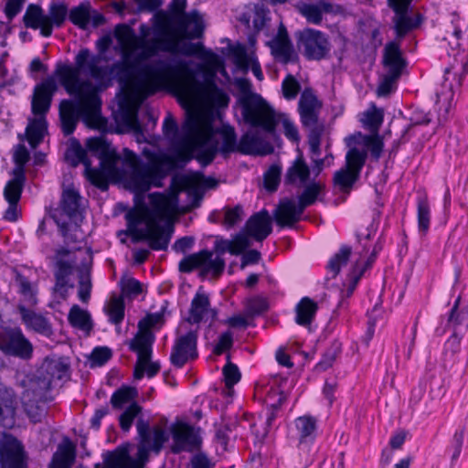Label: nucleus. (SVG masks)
Returning a JSON list of instances; mask_svg holds the SVG:
<instances>
[{"label": "nucleus", "mask_w": 468, "mask_h": 468, "mask_svg": "<svg viewBox=\"0 0 468 468\" xmlns=\"http://www.w3.org/2000/svg\"><path fill=\"white\" fill-rule=\"evenodd\" d=\"M244 231L257 241H263L272 231V219L265 208L254 213L247 220Z\"/></svg>", "instance_id": "aec40b11"}, {"label": "nucleus", "mask_w": 468, "mask_h": 468, "mask_svg": "<svg viewBox=\"0 0 468 468\" xmlns=\"http://www.w3.org/2000/svg\"><path fill=\"white\" fill-rule=\"evenodd\" d=\"M243 304L244 313L248 317L260 316L270 308L268 298L261 295L249 297L244 301Z\"/></svg>", "instance_id": "09e8293b"}, {"label": "nucleus", "mask_w": 468, "mask_h": 468, "mask_svg": "<svg viewBox=\"0 0 468 468\" xmlns=\"http://www.w3.org/2000/svg\"><path fill=\"white\" fill-rule=\"evenodd\" d=\"M367 157V154L366 151L359 150L356 147H352L346 154V164L344 167L360 176L366 164Z\"/></svg>", "instance_id": "603ef678"}, {"label": "nucleus", "mask_w": 468, "mask_h": 468, "mask_svg": "<svg viewBox=\"0 0 468 468\" xmlns=\"http://www.w3.org/2000/svg\"><path fill=\"white\" fill-rule=\"evenodd\" d=\"M295 433L291 435L298 441V444L313 445L316 437L317 420L310 415L296 418L293 421Z\"/></svg>", "instance_id": "b1692460"}, {"label": "nucleus", "mask_w": 468, "mask_h": 468, "mask_svg": "<svg viewBox=\"0 0 468 468\" xmlns=\"http://www.w3.org/2000/svg\"><path fill=\"white\" fill-rule=\"evenodd\" d=\"M461 297L459 296L452 307L448 318V324L458 332L462 327L468 329V307L459 310Z\"/></svg>", "instance_id": "3c124183"}, {"label": "nucleus", "mask_w": 468, "mask_h": 468, "mask_svg": "<svg viewBox=\"0 0 468 468\" xmlns=\"http://www.w3.org/2000/svg\"><path fill=\"white\" fill-rule=\"evenodd\" d=\"M324 188V186L317 181H312L307 184L301 195L298 197L300 210L303 209L304 211L306 207L314 205Z\"/></svg>", "instance_id": "49530a36"}, {"label": "nucleus", "mask_w": 468, "mask_h": 468, "mask_svg": "<svg viewBox=\"0 0 468 468\" xmlns=\"http://www.w3.org/2000/svg\"><path fill=\"white\" fill-rule=\"evenodd\" d=\"M139 74L151 81L152 93L171 86L186 98L202 93L218 106H227L229 101L227 93L218 87L213 75L201 82L195 78L188 64L182 59H155L144 66Z\"/></svg>", "instance_id": "7ed1b4c3"}, {"label": "nucleus", "mask_w": 468, "mask_h": 468, "mask_svg": "<svg viewBox=\"0 0 468 468\" xmlns=\"http://www.w3.org/2000/svg\"><path fill=\"white\" fill-rule=\"evenodd\" d=\"M206 134H207V127L202 130L200 117L196 113L188 112L182 124V135L176 142L178 150L176 157L185 161L190 160V154L196 150L197 142Z\"/></svg>", "instance_id": "9d476101"}, {"label": "nucleus", "mask_w": 468, "mask_h": 468, "mask_svg": "<svg viewBox=\"0 0 468 468\" xmlns=\"http://www.w3.org/2000/svg\"><path fill=\"white\" fill-rule=\"evenodd\" d=\"M102 468H140L126 448L118 447L104 454Z\"/></svg>", "instance_id": "c756f323"}, {"label": "nucleus", "mask_w": 468, "mask_h": 468, "mask_svg": "<svg viewBox=\"0 0 468 468\" xmlns=\"http://www.w3.org/2000/svg\"><path fill=\"white\" fill-rule=\"evenodd\" d=\"M42 368L47 373V376H43L42 379L41 378H38V382L45 391L50 389L51 384L54 380L62 379L69 371V366L60 359L46 360Z\"/></svg>", "instance_id": "cd10ccee"}, {"label": "nucleus", "mask_w": 468, "mask_h": 468, "mask_svg": "<svg viewBox=\"0 0 468 468\" xmlns=\"http://www.w3.org/2000/svg\"><path fill=\"white\" fill-rule=\"evenodd\" d=\"M282 167L278 165H272L264 173L263 183L264 187L269 192H274L277 190L281 182Z\"/></svg>", "instance_id": "338daca9"}, {"label": "nucleus", "mask_w": 468, "mask_h": 468, "mask_svg": "<svg viewBox=\"0 0 468 468\" xmlns=\"http://www.w3.org/2000/svg\"><path fill=\"white\" fill-rule=\"evenodd\" d=\"M197 333L189 331L178 336L172 347L170 362L177 368L183 367L187 361L194 360L198 356L197 353Z\"/></svg>", "instance_id": "2eb2a0df"}, {"label": "nucleus", "mask_w": 468, "mask_h": 468, "mask_svg": "<svg viewBox=\"0 0 468 468\" xmlns=\"http://www.w3.org/2000/svg\"><path fill=\"white\" fill-rule=\"evenodd\" d=\"M342 352V344L340 341L335 339L331 342L330 346L324 352L321 360L315 365L314 369L318 372H323L330 368L336 357Z\"/></svg>", "instance_id": "8fccbe9b"}, {"label": "nucleus", "mask_w": 468, "mask_h": 468, "mask_svg": "<svg viewBox=\"0 0 468 468\" xmlns=\"http://www.w3.org/2000/svg\"><path fill=\"white\" fill-rule=\"evenodd\" d=\"M125 304L122 297H113L109 304L107 314L110 323L120 325L124 318Z\"/></svg>", "instance_id": "680f3d73"}, {"label": "nucleus", "mask_w": 468, "mask_h": 468, "mask_svg": "<svg viewBox=\"0 0 468 468\" xmlns=\"http://www.w3.org/2000/svg\"><path fill=\"white\" fill-rule=\"evenodd\" d=\"M138 395L137 389L130 386H122L116 389L111 397V404L120 410L124 404L133 400Z\"/></svg>", "instance_id": "6e6d98bb"}, {"label": "nucleus", "mask_w": 468, "mask_h": 468, "mask_svg": "<svg viewBox=\"0 0 468 468\" xmlns=\"http://www.w3.org/2000/svg\"><path fill=\"white\" fill-rule=\"evenodd\" d=\"M170 16L166 10L155 12L151 18V26L141 24L139 33L141 38L138 39L137 46L142 48V52L133 60H124L121 64H130L131 67L124 71L123 83L128 82L133 73L137 72L142 80L140 87L145 88L148 94L152 93L151 81L139 74L144 65L138 68L142 59L151 58L159 52L170 54H182L185 56L202 55L205 48L202 43L182 42L176 38V34L180 33L186 27L183 20L179 27L169 28ZM146 64H144L145 66Z\"/></svg>", "instance_id": "f03ea898"}, {"label": "nucleus", "mask_w": 468, "mask_h": 468, "mask_svg": "<svg viewBox=\"0 0 468 468\" xmlns=\"http://www.w3.org/2000/svg\"><path fill=\"white\" fill-rule=\"evenodd\" d=\"M356 267H357V264L356 266H353V269L348 275V283L346 285V288L342 289L340 291V294H339L340 299H339V302L336 306V308L339 310H346L348 308L349 303H348L347 300H348V298H350L353 295L354 291L356 290L359 280L361 279L362 275L364 274V270H360L357 272ZM344 286H346V284H344Z\"/></svg>", "instance_id": "a19ab883"}, {"label": "nucleus", "mask_w": 468, "mask_h": 468, "mask_svg": "<svg viewBox=\"0 0 468 468\" xmlns=\"http://www.w3.org/2000/svg\"><path fill=\"white\" fill-rule=\"evenodd\" d=\"M66 159L73 167L82 164L85 168L86 164L91 163L90 159L88 157L87 151L82 148L80 142L76 139L72 141L70 148L68 149Z\"/></svg>", "instance_id": "4d7b16f0"}, {"label": "nucleus", "mask_w": 468, "mask_h": 468, "mask_svg": "<svg viewBox=\"0 0 468 468\" xmlns=\"http://www.w3.org/2000/svg\"><path fill=\"white\" fill-rule=\"evenodd\" d=\"M222 143L218 146L219 153L227 157L231 153H239V140L237 141V134L232 126H225L220 131Z\"/></svg>", "instance_id": "a18cd8bd"}, {"label": "nucleus", "mask_w": 468, "mask_h": 468, "mask_svg": "<svg viewBox=\"0 0 468 468\" xmlns=\"http://www.w3.org/2000/svg\"><path fill=\"white\" fill-rule=\"evenodd\" d=\"M142 407L137 402H132L119 417L120 427L122 431H130L134 419L141 413Z\"/></svg>", "instance_id": "e2e57ef3"}, {"label": "nucleus", "mask_w": 468, "mask_h": 468, "mask_svg": "<svg viewBox=\"0 0 468 468\" xmlns=\"http://www.w3.org/2000/svg\"><path fill=\"white\" fill-rule=\"evenodd\" d=\"M101 55L91 54L89 48H82L75 57V66L65 63L56 65L54 74L65 90L77 101L62 100L58 114L61 130L65 136L71 135L76 130L80 118L87 124L95 122L101 113V87L112 85L117 79L123 83L124 71L130 64L113 63L101 66Z\"/></svg>", "instance_id": "f257e3e1"}, {"label": "nucleus", "mask_w": 468, "mask_h": 468, "mask_svg": "<svg viewBox=\"0 0 468 468\" xmlns=\"http://www.w3.org/2000/svg\"><path fill=\"white\" fill-rule=\"evenodd\" d=\"M198 431L199 429H196L186 422H179L172 426L173 444L171 452L178 454L182 452H190L198 449L202 442Z\"/></svg>", "instance_id": "4468645a"}, {"label": "nucleus", "mask_w": 468, "mask_h": 468, "mask_svg": "<svg viewBox=\"0 0 468 468\" xmlns=\"http://www.w3.org/2000/svg\"><path fill=\"white\" fill-rule=\"evenodd\" d=\"M75 448L65 447L58 455H55L49 468H71L75 462Z\"/></svg>", "instance_id": "0e129e2a"}, {"label": "nucleus", "mask_w": 468, "mask_h": 468, "mask_svg": "<svg viewBox=\"0 0 468 468\" xmlns=\"http://www.w3.org/2000/svg\"><path fill=\"white\" fill-rule=\"evenodd\" d=\"M196 149L198 150L197 159L204 165L211 164L219 153L218 143L213 138L211 124H207V134L197 142Z\"/></svg>", "instance_id": "bb28decb"}, {"label": "nucleus", "mask_w": 468, "mask_h": 468, "mask_svg": "<svg viewBox=\"0 0 468 468\" xmlns=\"http://www.w3.org/2000/svg\"><path fill=\"white\" fill-rule=\"evenodd\" d=\"M217 310L210 308L208 295L205 292H197L191 301L186 321L191 324H198L206 318H209L213 322L217 319Z\"/></svg>", "instance_id": "6ab92c4d"}, {"label": "nucleus", "mask_w": 468, "mask_h": 468, "mask_svg": "<svg viewBox=\"0 0 468 468\" xmlns=\"http://www.w3.org/2000/svg\"><path fill=\"white\" fill-rule=\"evenodd\" d=\"M0 350L6 356L28 360L33 345L19 327H5L0 332Z\"/></svg>", "instance_id": "f8f14e48"}, {"label": "nucleus", "mask_w": 468, "mask_h": 468, "mask_svg": "<svg viewBox=\"0 0 468 468\" xmlns=\"http://www.w3.org/2000/svg\"><path fill=\"white\" fill-rule=\"evenodd\" d=\"M272 396H278V399L276 401L271 403L266 408L265 426H267L269 429L273 425V422L278 416V412L287 399L286 394L280 390H273L271 394L268 395V398L271 399Z\"/></svg>", "instance_id": "13d9d810"}, {"label": "nucleus", "mask_w": 468, "mask_h": 468, "mask_svg": "<svg viewBox=\"0 0 468 468\" xmlns=\"http://www.w3.org/2000/svg\"><path fill=\"white\" fill-rule=\"evenodd\" d=\"M168 303L165 302L156 313L146 314L138 322V328L144 331H152L155 326L161 327L165 324V314L167 313Z\"/></svg>", "instance_id": "5fc2aeb1"}, {"label": "nucleus", "mask_w": 468, "mask_h": 468, "mask_svg": "<svg viewBox=\"0 0 468 468\" xmlns=\"http://www.w3.org/2000/svg\"><path fill=\"white\" fill-rule=\"evenodd\" d=\"M417 219L418 230L425 236L429 232L431 225V206L426 194L420 195L417 197Z\"/></svg>", "instance_id": "c9c22d12"}, {"label": "nucleus", "mask_w": 468, "mask_h": 468, "mask_svg": "<svg viewBox=\"0 0 468 468\" xmlns=\"http://www.w3.org/2000/svg\"><path fill=\"white\" fill-rule=\"evenodd\" d=\"M361 121L372 133H377L384 121L383 110L374 105L372 110L364 112V118Z\"/></svg>", "instance_id": "052dcab7"}, {"label": "nucleus", "mask_w": 468, "mask_h": 468, "mask_svg": "<svg viewBox=\"0 0 468 468\" xmlns=\"http://www.w3.org/2000/svg\"><path fill=\"white\" fill-rule=\"evenodd\" d=\"M272 152V144L257 132H247L239 138V154L246 155H267Z\"/></svg>", "instance_id": "4be33fe9"}, {"label": "nucleus", "mask_w": 468, "mask_h": 468, "mask_svg": "<svg viewBox=\"0 0 468 468\" xmlns=\"http://www.w3.org/2000/svg\"><path fill=\"white\" fill-rule=\"evenodd\" d=\"M451 16V23L446 26L445 35L441 39L447 41L451 48L454 50L461 48L460 40L463 33L464 21L455 13Z\"/></svg>", "instance_id": "72a5a7b5"}, {"label": "nucleus", "mask_w": 468, "mask_h": 468, "mask_svg": "<svg viewBox=\"0 0 468 468\" xmlns=\"http://www.w3.org/2000/svg\"><path fill=\"white\" fill-rule=\"evenodd\" d=\"M35 116L34 119L29 121L26 129L27 142L32 147H37L43 141L48 131L46 115Z\"/></svg>", "instance_id": "473e14b6"}, {"label": "nucleus", "mask_w": 468, "mask_h": 468, "mask_svg": "<svg viewBox=\"0 0 468 468\" xmlns=\"http://www.w3.org/2000/svg\"><path fill=\"white\" fill-rule=\"evenodd\" d=\"M152 208L148 211L149 219L156 220L164 216L167 209V197L158 192L152 193L149 196Z\"/></svg>", "instance_id": "bf43d9fd"}, {"label": "nucleus", "mask_w": 468, "mask_h": 468, "mask_svg": "<svg viewBox=\"0 0 468 468\" xmlns=\"http://www.w3.org/2000/svg\"><path fill=\"white\" fill-rule=\"evenodd\" d=\"M88 152L98 159L111 154L115 148L104 137H91L86 143Z\"/></svg>", "instance_id": "864d4df0"}, {"label": "nucleus", "mask_w": 468, "mask_h": 468, "mask_svg": "<svg viewBox=\"0 0 468 468\" xmlns=\"http://www.w3.org/2000/svg\"><path fill=\"white\" fill-rule=\"evenodd\" d=\"M225 386L228 388H231L235 384H237L241 378V374L239 372V367L230 362V355H227V364L223 367L222 369Z\"/></svg>", "instance_id": "774afa93"}, {"label": "nucleus", "mask_w": 468, "mask_h": 468, "mask_svg": "<svg viewBox=\"0 0 468 468\" xmlns=\"http://www.w3.org/2000/svg\"><path fill=\"white\" fill-rule=\"evenodd\" d=\"M235 86L240 92L239 103L244 121L252 127L261 128L266 133L276 136V128L282 123L286 138L292 143L300 141L295 124L285 114L276 113L274 109L258 93L252 91V84L247 78H237Z\"/></svg>", "instance_id": "20e7f679"}, {"label": "nucleus", "mask_w": 468, "mask_h": 468, "mask_svg": "<svg viewBox=\"0 0 468 468\" xmlns=\"http://www.w3.org/2000/svg\"><path fill=\"white\" fill-rule=\"evenodd\" d=\"M412 1L387 0L388 6L393 11L390 28L394 33V39L387 42L383 49L382 63L388 71L402 74L407 61L403 57L401 42L425 21L423 14L413 11Z\"/></svg>", "instance_id": "39448f33"}, {"label": "nucleus", "mask_w": 468, "mask_h": 468, "mask_svg": "<svg viewBox=\"0 0 468 468\" xmlns=\"http://www.w3.org/2000/svg\"><path fill=\"white\" fill-rule=\"evenodd\" d=\"M68 16V6L62 2H52L46 14V27L42 28V36L48 37L52 35L53 27H61Z\"/></svg>", "instance_id": "a878e982"}, {"label": "nucleus", "mask_w": 468, "mask_h": 468, "mask_svg": "<svg viewBox=\"0 0 468 468\" xmlns=\"http://www.w3.org/2000/svg\"><path fill=\"white\" fill-rule=\"evenodd\" d=\"M68 320L70 325L90 334L93 328V323L90 313L81 309L78 304H74L68 314Z\"/></svg>", "instance_id": "f704fd0d"}, {"label": "nucleus", "mask_w": 468, "mask_h": 468, "mask_svg": "<svg viewBox=\"0 0 468 468\" xmlns=\"http://www.w3.org/2000/svg\"><path fill=\"white\" fill-rule=\"evenodd\" d=\"M155 335L153 331L137 330L134 336L128 342L129 350L137 355V361L133 370V378L142 379L147 362L152 358L153 346Z\"/></svg>", "instance_id": "ddd939ff"}, {"label": "nucleus", "mask_w": 468, "mask_h": 468, "mask_svg": "<svg viewBox=\"0 0 468 468\" xmlns=\"http://www.w3.org/2000/svg\"><path fill=\"white\" fill-rule=\"evenodd\" d=\"M303 213V210H300L298 203L295 204L293 199L284 197L274 209L273 218L280 228H292L301 219Z\"/></svg>", "instance_id": "412c9836"}, {"label": "nucleus", "mask_w": 468, "mask_h": 468, "mask_svg": "<svg viewBox=\"0 0 468 468\" xmlns=\"http://www.w3.org/2000/svg\"><path fill=\"white\" fill-rule=\"evenodd\" d=\"M269 46L272 56L282 64L295 63L299 59L287 29L282 24L279 27L276 36L269 43Z\"/></svg>", "instance_id": "a211bd4d"}, {"label": "nucleus", "mask_w": 468, "mask_h": 468, "mask_svg": "<svg viewBox=\"0 0 468 468\" xmlns=\"http://www.w3.org/2000/svg\"><path fill=\"white\" fill-rule=\"evenodd\" d=\"M310 167L306 164L302 153H299L297 157L288 167L284 182L288 185H294L299 183L300 185H305L310 177Z\"/></svg>", "instance_id": "c85d7f7f"}, {"label": "nucleus", "mask_w": 468, "mask_h": 468, "mask_svg": "<svg viewBox=\"0 0 468 468\" xmlns=\"http://www.w3.org/2000/svg\"><path fill=\"white\" fill-rule=\"evenodd\" d=\"M60 207L69 218L77 217L80 207V193L74 187L65 189L62 193Z\"/></svg>", "instance_id": "e433bc0d"}, {"label": "nucleus", "mask_w": 468, "mask_h": 468, "mask_svg": "<svg viewBox=\"0 0 468 468\" xmlns=\"http://www.w3.org/2000/svg\"><path fill=\"white\" fill-rule=\"evenodd\" d=\"M0 468H28L24 443L7 431H3L0 437Z\"/></svg>", "instance_id": "9b49d317"}, {"label": "nucleus", "mask_w": 468, "mask_h": 468, "mask_svg": "<svg viewBox=\"0 0 468 468\" xmlns=\"http://www.w3.org/2000/svg\"><path fill=\"white\" fill-rule=\"evenodd\" d=\"M352 254V248L349 245H341L339 250L335 253L327 263V270L332 273V277H336L341 271L342 267L346 266Z\"/></svg>", "instance_id": "c03bdc74"}, {"label": "nucleus", "mask_w": 468, "mask_h": 468, "mask_svg": "<svg viewBox=\"0 0 468 468\" xmlns=\"http://www.w3.org/2000/svg\"><path fill=\"white\" fill-rule=\"evenodd\" d=\"M359 178L360 176L356 173L348 170L347 168L342 167L335 172L333 176V183L340 192L349 194Z\"/></svg>", "instance_id": "ea45409f"}, {"label": "nucleus", "mask_w": 468, "mask_h": 468, "mask_svg": "<svg viewBox=\"0 0 468 468\" xmlns=\"http://www.w3.org/2000/svg\"><path fill=\"white\" fill-rule=\"evenodd\" d=\"M54 76H48L33 90L31 112L34 115H47L58 87Z\"/></svg>", "instance_id": "dca6fc26"}, {"label": "nucleus", "mask_w": 468, "mask_h": 468, "mask_svg": "<svg viewBox=\"0 0 468 468\" xmlns=\"http://www.w3.org/2000/svg\"><path fill=\"white\" fill-rule=\"evenodd\" d=\"M321 104L310 89H305L299 100L298 108L301 122L303 126H314L318 122L317 109Z\"/></svg>", "instance_id": "5701e85b"}, {"label": "nucleus", "mask_w": 468, "mask_h": 468, "mask_svg": "<svg viewBox=\"0 0 468 468\" xmlns=\"http://www.w3.org/2000/svg\"><path fill=\"white\" fill-rule=\"evenodd\" d=\"M147 158L148 162L144 163L133 151L122 150V166L127 169L129 184L138 192H147L153 186L162 187L177 157L149 152Z\"/></svg>", "instance_id": "423d86ee"}, {"label": "nucleus", "mask_w": 468, "mask_h": 468, "mask_svg": "<svg viewBox=\"0 0 468 468\" xmlns=\"http://www.w3.org/2000/svg\"><path fill=\"white\" fill-rule=\"evenodd\" d=\"M13 177L4 188V197L7 203L19 202L26 183V173L21 168H14Z\"/></svg>", "instance_id": "7c9ffc66"}, {"label": "nucleus", "mask_w": 468, "mask_h": 468, "mask_svg": "<svg viewBox=\"0 0 468 468\" xmlns=\"http://www.w3.org/2000/svg\"><path fill=\"white\" fill-rule=\"evenodd\" d=\"M318 304L308 296L303 297L295 306V323L301 326H310L314 322Z\"/></svg>", "instance_id": "2f4dec72"}, {"label": "nucleus", "mask_w": 468, "mask_h": 468, "mask_svg": "<svg viewBox=\"0 0 468 468\" xmlns=\"http://www.w3.org/2000/svg\"><path fill=\"white\" fill-rule=\"evenodd\" d=\"M23 22L27 28L39 29L42 35V28L46 27V14L43 8L36 4L28 5L23 16Z\"/></svg>", "instance_id": "4c0bfd02"}, {"label": "nucleus", "mask_w": 468, "mask_h": 468, "mask_svg": "<svg viewBox=\"0 0 468 468\" xmlns=\"http://www.w3.org/2000/svg\"><path fill=\"white\" fill-rule=\"evenodd\" d=\"M69 21L80 29H87L90 20V2L80 3L69 12Z\"/></svg>", "instance_id": "de8ad7c7"}, {"label": "nucleus", "mask_w": 468, "mask_h": 468, "mask_svg": "<svg viewBox=\"0 0 468 468\" xmlns=\"http://www.w3.org/2000/svg\"><path fill=\"white\" fill-rule=\"evenodd\" d=\"M99 168L111 175L112 177L122 176L126 174V168L118 166L120 162L122 163V154H119L116 150L111 154L99 159Z\"/></svg>", "instance_id": "37998d69"}, {"label": "nucleus", "mask_w": 468, "mask_h": 468, "mask_svg": "<svg viewBox=\"0 0 468 468\" xmlns=\"http://www.w3.org/2000/svg\"><path fill=\"white\" fill-rule=\"evenodd\" d=\"M225 265V260L221 256L218 255L213 259V251L205 249L185 256L178 263V271L190 273L200 269V277H206L209 273L218 277L223 273Z\"/></svg>", "instance_id": "1a4fd4ad"}, {"label": "nucleus", "mask_w": 468, "mask_h": 468, "mask_svg": "<svg viewBox=\"0 0 468 468\" xmlns=\"http://www.w3.org/2000/svg\"><path fill=\"white\" fill-rule=\"evenodd\" d=\"M17 309L22 322L28 329L45 336H50L53 334L52 325L47 317L24 305H18Z\"/></svg>", "instance_id": "393cba45"}, {"label": "nucleus", "mask_w": 468, "mask_h": 468, "mask_svg": "<svg viewBox=\"0 0 468 468\" xmlns=\"http://www.w3.org/2000/svg\"><path fill=\"white\" fill-rule=\"evenodd\" d=\"M186 7V0H172L168 5L166 14L170 16L169 28L179 27L180 21L185 23L184 30L176 34V38L181 41L182 39H194L202 35L203 27L200 25H196L194 30L188 31L187 27L190 24L189 16L185 12Z\"/></svg>", "instance_id": "f3484780"}, {"label": "nucleus", "mask_w": 468, "mask_h": 468, "mask_svg": "<svg viewBox=\"0 0 468 468\" xmlns=\"http://www.w3.org/2000/svg\"><path fill=\"white\" fill-rule=\"evenodd\" d=\"M333 11V5L329 0H319V5L303 4L300 12L306 19L313 24H320L323 19V12L330 13Z\"/></svg>", "instance_id": "58836bf2"}, {"label": "nucleus", "mask_w": 468, "mask_h": 468, "mask_svg": "<svg viewBox=\"0 0 468 468\" xmlns=\"http://www.w3.org/2000/svg\"><path fill=\"white\" fill-rule=\"evenodd\" d=\"M297 455L292 460L293 468H307L314 462V455L311 452V445L303 446L297 444Z\"/></svg>", "instance_id": "69168bd1"}, {"label": "nucleus", "mask_w": 468, "mask_h": 468, "mask_svg": "<svg viewBox=\"0 0 468 468\" xmlns=\"http://www.w3.org/2000/svg\"><path fill=\"white\" fill-rule=\"evenodd\" d=\"M174 232L173 226H161L156 220H147L145 228L127 229V234L133 243L147 241L153 250H166Z\"/></svg>", "instance_id": "6e6552de"}, {"label": "nucleus", "mask_w": 468, "mask_h": 468, "mask_svg": "<svg viewBox=\"0 0 468 468\" xmlns=\"http://www.w3.org/2000/svg\"><path fill=\"white\" fill-rule=\"evenodd\" d=\"M296 46L307 60H322L328 57L331 44L328 37L314 28H304L295 33Z\"/></svg>", "instance_id": "0eeeda50"}, {"label": "nucleus", "mask_w": 468, "mask_h": 468, "mask_svg": "<svg viewBox=\"0 0 468 468\" xmlns=\"http://www.w3.org/2000/svg\"><path fill=\"white\" fill-rule=\"evenodd\" d=\"M84 176L92 186L101 191L108 190L110 180L113 178L111 175H108V173L101 168L92 167V163L86 164Z\"/></svg>", "instance_id": "79ce46f5"}]
</instances>
